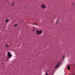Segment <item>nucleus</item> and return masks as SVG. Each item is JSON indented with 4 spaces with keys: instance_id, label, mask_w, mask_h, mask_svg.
<instances>
[{
    "instance_id": "nucleus-1",
    "label": "nucleus",
    "mask_w": 75,
    "mask_h": 75,
    "mask_svg": "<svg viewBox=\"0 0 75 75\" xmlns=\"http://www.w3.org/2000/svg\"><path fill=\"white\" fill-rule=\"evenodd\" d=\"M36 33L37 34H38V35H41V34H42V32L41 30H37L36 31Z\"/></svg>"
},
{
    "instance_id": "nucleus-2",
    "label": "nucleus",
    "mask_w": 75,
    "mask_h": 75,
    "mask_svg": "<svg viewBox=\"0 0 75 75\" xmlns=\"http://www.w3.org/2000/svg\"><path fill=\"white\" fill-rule=\"evenodd\" d=\"M41 8L45 9V8H46V6L44 4H42L41 6Z\"/></svg>"
},
{
    "instance_id": "nucleus-3",
    "label": "nucleus",
    "mask_w": 75,
    "mask_h": 75,
    "mask_svg": "<svg viewBox=\"0 0 75 75\" xmlns=\"http://www.w3.org/2000/svg\"><path fill=\"white\" fill-rule=\"evenodd\" d=\"M11 53L10 52H8V57L9 58H10V57H11Z\"/></svg>"
},
{
    "instance_id": "nucleus-4",
    "label": "nucleus",
    "mask_w": 75,
    "mask_h": 75,
    "mask_svg": "<svg viewBox=\"0 0 75 75\" xmlns=\"http://www.w3.org/2000/svg\"><path fill=\"white\" fill-rule=\"evenodd\" d=\"M59 64H60V63L58 62L57 65L55 67V68H58L59 67Z\"/></svg>"
},
{
    "instance_id": "nucleus-5",
    "label": "nucleus",
    "mask_w": 75,
    "mask_h": 75,
    "mask_svg": "<svg viewBox=\"0 0 75 75\" xmlns=\"http://www.w3.org/2000/svg\"><path fill=\"white\" fill-rule=\"evenodd\" d=\"M67 69H69V70H70V67H69V66H67Z\"/></svg>"
},
{
    "instance_id": "nucleus-6",
    "label": "nucleus",
    "mask_w": 75,
    "mask_h": 75,
    "mask_svg": "<svg viewBox=\"0 0 75 75\" xmlns=\"http://www.w3.org/2000/svg\"><path fill=\"white\" fill-rule=\"evenodd\" d=\"M44 37H46V38L47 37V35H44Z\"/></svg>"
},
{
    "instance_id": "nucleus-7",
    "label": "nucleus",
    "mask_w": 75,
    "mask_h": 75,
    "mask_svg": "<svg viewBox=\"0 0 75 75\" xmlns=\"http://www.w3.org/2000/svg\"><path fill=\"white\" fill-rule=\"evenodd\" d=\"M9 21V20L6 19V22H8V21Z\"/></svg>"
},
{
    "instance_id": "nucleus-8",
    "label": "nucleus",
    "mask_w": 75,
    "mask_h": 75,
    "mask_svg": "<svg viewBox=\"0 0 75 75\" xmlns=\"http://www.w3.org/2000/svg\"><path fill=\"white\" fill-rule=\"evenodd\" d=\"M15 27H16V26H17V24L16 23L14 25Z\"/></svg>"
},
{
    "instance_id": "nucleus-9",
    "label": "nucleus",
    "mask_w": 75,
    "mask_h": 75,
    "mask_svg": "<svg viewBox=\"0 0 75 75\" xmlns=\"http://www.w3.org/2000/svg\"><path fill=\"white\" fill-rule=\"evenodd\" d=\"M12 6H14V3H12Z\"/></svg>"
},
{
    "instance_id": "nucleus-10",
    "label": "nucleus",
    "mask_w": 75,
    "mask_h": 75,
    "mask_svg": "<svg viewBox=\"0 0 75 75\" xmlns=\"http://www.w3.org/2000/svg\"><path fill=\"white\" fill-rule=\"evenodd\" d=\"M33 25H37V24L36 23H33Z\"/></svg>"
},
{
    "instance_id": "nucleus-11",
    "label": "nucleus",
    "mask_w": 75,
    "mask_h": 75,
    "mask_svg": "<svg viewBox=\"0 0 75 75\" xmlns=\"http://www.w3.org/2000/svg\"><path fill=\"white\" fill-rule=\"evenodd\" d=\"M33 28H34V29H33V31H35V28L33 27Z\"/></svg>"
},
{
    "instance_id": "nucleus-12",
    "label": "nucleus",
    "mask_w": 75,
    "mask_h": 75,
    "mask_svg": "<svg viewBox=\"0 0 75 75\" xmlns=\"http://www.w3.org/2000/svg\"><path fill=\"white\" fill-rule=\"evenodd\" d=\"M5 46H6V47H8V45H5Z\"/></svg>"
}]
</instances>
